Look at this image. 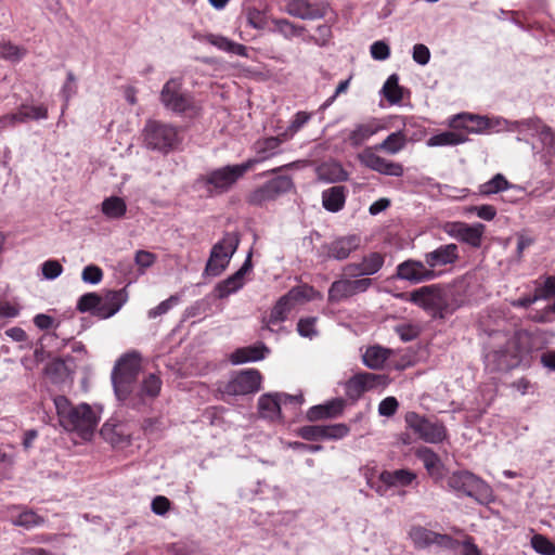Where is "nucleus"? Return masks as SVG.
Returning <instances> with one entry per match:
<instances>
[{"label": "nucleus", "mask_w": 555, "mask_h": 555, "mask_svg": "<svg viewBox=\"0 0 555 555\" xmlns=\"http://www.w3.org/2000/svg\"><path fill=\"white\" fill-rule=\"evenodd\" d=\"M141 353L129 351L124 353L115 363L111 379L114 393L119 402L127 408L140 410L147 400H154L159 396L162 379L157 374H147L139 383L141 372Z\"/></svg>", "instance_id": "1"}, {"label": "nucleus", "mask_w": 555, "mask_h": 555, "mask_svg": "<svg viewBox=\"0 0 555 555\" xmlns=\"http://www.w3.org/2000/svg\"><path fill=\"white\" fill-rule=\"evenodd\" d=\"M60 425L67 431H75L82 440L90 441L95 433L100 416L88 403L74 406L66 396L53 399Z\"/></svg>", "instance_id": "2"}, {"label": "nucleus", "mask_w": 555, "mask_h": 555, "mask_svg": "<svg viewBox=\"0 0 555 555\" xmlns=\"http://www.w3.org/2000/svg\"><path fill=\"white\" fill-rule=\"evenodd\" d=\"M253 168V162L227 165L199 176L196 183L205 188L207 197L219 196L230 192L237 181Z\"/></svg>", "instance_id": "3"}, {"label": "nucleus", "mask_w": 555, "mask_h": 555, "mask_svg": "<svg viewBox=\"0 0 555 555\" xmlns=\"http://www.w3.org/2000/svg\"><path fill=\"white\" fill-rule=\"evenodd\" d=\"M128 299L126 287L107 291L104 295L91 292L83 294L77 301L76 309L80 313L90 312L101 320L116 314Z\"/></svg>", "instance_id": "4"}, {"label": "nucleus", "mask_w": 555, "mask_h": 555, "mask_svg": "<svg viewBox=\"0 0 555 555\" xmlns=\"http://www.w3.org/2000/svg\"><path fill=\"white\" fill-rule=\"evenodd\" d=\"M397 297L421 307L434 319H444L447 315L449 305L439 285L422 286L410 293L398 294Z\"/></svg>", "instance_id": "5"}, {"label": "nucleus", "mask_w": 555, "mask_h": 555, "mask_svg": "<svg viewBox=\"0 0 555 555\" xmlns=\"http://www.w3.org/2000/svg\"><path fill=\"white\" fill-rule=\"evenodd\" d=\"M146 149L164 155L172 152L180 144L178 129L159 120L149 119L142 130Z\"/></svg>", "instance_id": "6"}, {"label": "nucleus", "mask_w": 555, "mask_h": 555, "mask_svg": "<svg viewBox=\"0 0 555 555\" xmlns=\"http://www.w3.org/2000/svg\"><path fill=\"white\" fill-rule=\"evenodd\" d=\"M448 486L459 495L474 499L479 504H488L492 500L491 487L481 478L468 470H457L448 478Z\"/></svg>", "instance_id": "7"}, {"label": "nucleus", "mask_w": 555, "mask_h": 555, "mask_svg": "<svg viewBox=\"0 0 555 555\" xmlns=\"http://www.w3.org/2000/svg\"><path fill=\"white\" fill-rule=\"evenodd\" d=\"M240 242L241 234L238 232H225L222 238L212 246L204 274L219 276L229 266Z\"/></svg>", "instance_id": "8"}, {"label": "nucleus", "mask_w": 555, "mask_h": 555, "mask_svg": "<svg viewBox=\"0 0 555 555\" xmlns=\"http://www.w3.org/2000/svg\"><path fill=\"white\" fill-rule=\"evenodd\" d=\"M294 186L289 176H276L254 189L247 195L246 203L250 206L262 207L267 203L276 201L280 196L288 193Z\"/></svg>", "instance_id": "9"}, {"label": "nucleus", "mask_w": 555, "mask_h": 555, "mask_svg": "<svg viewBox=\"0 0 555 555\" xmlns=\"http://www.w3.org/2000/svg\"><path fill=\"white\" fill-rule=\"evenodd\" d=\"M405 422L414 434L426 442L439 443L447 437V428L443 423L438 420L422 416L416 412H408Z\"/></svg>", "instance_id": "10"}, {"label": "nucleus", "mask_w": 555, "mask_h": 555, "mask_svg": "<svg viewBox=\"0 0 555 555\" xmlns=\"http://www.w3.org/2000/svg\"><path fill=\"white\" fill-rule=\"evenodd\" d=\"M159 100L165 108L179 114L192 109L194 104L193 96L182 91V81L178 78H170L164 85Z\"/></svg>", "instance_id": "11"}, {"label": "nucleus", "mask_w": 555, "mask_h": 555, "mask_svg": "<svg viewBox=\"0 0 555 555\" xmlns=\"http://www.w3.org/2000/svg\"><path fill=\"white\" fill-rule=\"evenodd\" d=\"M262 375L256 369H247L236 373L219 390L228 396H246L260 390Z\"/></svg>", "instance_id": "12"}, {"label": "nucleus", "mask_w": 555, "mask_h": 555, "mask_svg": "<svg viewBox=\"0 0 555 555\" xmlns=\"http://www.w3.org/2000/svg\"><path fill=\"white\" fill-rule=\"evenodd\" d=\"M443 231L451 237L473 248H479L482 244L486 225L479 222L469 224L462 221H451L443 225Z\"/></svg>", "instance_id": "13"}, {"label": "nucleus", "mask_w": 555, "mask_h": 555, "mask_svg": "<svg viewBox=\"0 0 555 555\" xmlns=\"http://www.w3.org/2000/svg\"><path fill=\"white\" fill-rule=\"evenodd\" d=\"M508 341L509 347L514 348L517 354L520 356L524 365H529L531 354L542 348L541 335L538 331L517 330Z\"/></svg>", "instance_id": "14"}, {"label": "nucleus", "mask_w": 555, "mask_h": 555, "mask_svg": "<svg viewBox=\"0 0 555 555\" xmlns=\"http://www.w3.org/2000/svg\"><path fill=\"white\" fill-rule=\"evenodd\" d=\"M486 362L492 371L498 372H507L524 365L520 356L517 354L514 348L509 347L508 340L504 346L489 351L486 356Z\"/></svg>", "instance_id": "15"}, {"label": "nucleus", "mask_w": 555, "mask_h": 555, "mask_svg": "<svg viewBox=\"0 0 555 555\" xmlns=\"http://www.w3.org/2000/svg\"><path fill=\"white\" fill-rule=\"evenodd\" d=\"M379 385H382V374L360 372L345 383V393L350 400L357 401L364 392L375 389Z\"/></svg>", "instance_id": "16"}, {"label": "nucleus", "mask_w": 555, "mask_h": 555, "mask_svg": "<svg viewBox=\"0 0 555 555\" xmlns=\"http://www.w3.org/2000/svg\"><path fill=\"white\" fill-rule=\"evenodd\" d=\"M397 275L402 280L421 283L437 278L438 273L433 269H428L425 261L409 259L398 264Z\"/></svg>", "instance_id": "17"}, {"label": "nucleus", "mask_w": 555, "mask_h": 555, "mask_svg": "<svg viewBox=\"0 0 555 555\" xmlns=\"http://www.w3.org/2000/svg\"><path fill=\"white\" fill-rule=\"evenodd\" d=\"M251 269V251H249L242 267L235 273H233L225 280L217 283V285L215 286L216 297L219 299H223L231 295L232 293H235L240 288H242L244 285L245 274L249 272Z\"/></svg>", "instance_id": "18"}, {"label": "nucleus", "mask_w": 555, "mask_h": 555, "mask_svg": "<svg viewBox=\"0 0 555 555\" xmlns=\"http://www.w3.org/2000/svg\"><path fill=\"white\" fill-rule=\"evenodd\" d=\"M460 259L459 246L454 243L438 246L424 255V261L428 269L452 266Z\"/></svg>", "instance_id": "19"}, {"label": "nucleus", "mask_w": 555, "mask_h": 555, "mask_svg": "<svg viewBox=\"0 0 555 555\" xmlns=\"http://www.w3.org/2000/svg\"><path fill=\"white\" fill-rule=\"evenodd\" d=\"M346 408V400L343 398H334L322 404L311 406L305 418L310 423H317L324 420H333L341 416Z\"/></svg>", "instance_id": "20"}, {"label": "nucleus", "mask_w": 555, "mask_h": 555, "mask_svg": "<svg viewBox=\"0 0 555 555\" xmlns=\"http://www.w3.org/2000/svg\"><path fill=\"white\" fill-rule=\"evenodd\" d=\"M448 125L453 130H466L470 133H479L492 127L489 118L470 113H461L452 116Z\"/></svg>", "instance_id": "21"}, {"label": "nucleus", "mask_w": 555, "mask_h": 555, "mask_svg": "<svg viewBox=\"0 0 555 555\" xmlns=\"http://www.w3.org/2000/svg\"><path fill=\"white\" fill-rule=\"evenodd\" d=\"M76 364L73 356L53 358L44 367V374L53 384L64 383L68 378H73Z\"/></svg>", "instance_id": "22"}, {"label": "nucleus", "mask_w": 555, "mask_h": 555, "mask_svg": "<svg viewBox=\"0 0 555 555\" xmlns=\"http://www.w3.org/2000/svg\"><path fill=\"white\" fill-rule=\"evenodd\" d=\"M356 235L343 236L321 246L322 254L328 259L344 260L359 246Z\"/></svg>", "instance_id": "23"}, {"label": "nucleus", "mask_w": 555, "mask_h": 555, "mask_svg": "<svg viewBox=\"0 0 555 555\" xmlns=\"http://www.w3.org/2000/svg\"><path fill=\"white\" fill-rule=\"evenodd\" d=\"M269 353L270 349L266 346V344L262 341H257L254 345L235 349L230 356V361L235 365L247 362H256L263 360Z\"/></svg>", "instance_id": "24"}, {"label": "nucleus", "mask_w": 555, "mask_h": 555, "mask_svg": "<svg viewBox=\"0 0 555 555\" xmlns=\"http://www.w3.org/2000/svg\"><path fill=\"white\" fill-rule=\"evenodd\" d=\"M258 412L262 418L271 422H284V415L281 409V402L276 392L263 393L258 399Z\"/></svg>", "instance_id": "25"}, {"label": "nucleus", "mask_w": 555, "mask_h": 555, "mask_svg": "<svg viewBox=\"0 0 555 555\" xmlns=\"http://www.w3.org/2000/svg\"><path fill=\"white\" fill-rule=\"evenodd\" d=\"M380 130L382 121L379 119L373 118L365 124L357 125L356 128L349 133L347 141L351 146L358 147Z\"/></svg>", "instance_id": "26"}, {"label": "nucleus", "mask_w": 555, "mask_h": 555, "mask_svg": "<svg viewBox=\"0 0 555 555\" xmlns=\"http://www.w3.org/2000/svg\"><path fill=\"white\" fill-rule=\"evenodd\" d=\"M285 137V134H283ZM284 141L282 137H269L262 140H257L254 144L256 151V157L248 158L246 162H253L254 166L268 159L275 154V150Z\"/></svg>", "instance_id": "27"}, {"label": "nucleus", "mask_w": 555, "mask_h": 555, "mask_svg": "<svg viewBox=\"0 0 555 555\" xmlns=\"http://www.w3.org/2000/svg\"><path fill=\"white\" fill-rule=\"evenodd\" d=\"M346 202V188L344 185L332 186L322 193L323 207L331 212H337L344 208Z\"/></svg>", "instance_id": "28"}, {"label": "nucleus", "mask_w": 555, "mask_h": 555, "mask_svg": "<svg viewBox=\"0 0 555 555\" xmlns=\"http://www.w3.org/2000/svg\"><path fill=\"white\" fill-rule=\"evenodd\" d=\"M416 454L417 457L424 464V467L426 468L430 477L435 479H439L442 477L443 465L437 453H435L431 449L424 447L418 449Z\"/></svg>", "instance_id": "29"}, {"label": "nucleus", "mask_w": 555, "mask_h": 555, "mask_svg": "<svg viewBox=\"0 0 555 555\" xmlns=\"http://www.w3.org/2000/svg\"><path fill=\"white\" fill-rule=\"evenodd\" d=\"M293 308L294 307L292 306V302L287 299V297H285L284 295L281 296L272 307L269 318L262 319V322L264 323L262 328L272 331V328H270L269 325L279 322H284Z\"/></svg>", "instance_id": "30"}, {"label": "nucleus", "mask_w": 555, "mask_h": 555, "mask_svg": "<svg viewBox=\"0 0 555 555\" xmlns=\"http://www.w3.org/2000/svg\"><path fill=\"white\" fill-rule=\"evenodd\" d=\"M121 424L106 422L100 429L101 437L112 446H124L130 443V438L122 430Z\"/></svg>", "instance_id": "31"}, {"label": "nucleus", "mask_w": 555, "mask_h": 555, "mask_svg": "<svg viewBox=\"0 0 555 555\" xmlns=\"http://www.w3.org/2000/svg\"><path fill=\"white\" fill-rule=\"evenodd\" d=\"M468 140L467 135L457 130L444 131L430 137L427 140L428 146H454L465 143Z\"/></svg>", "instance_id": "32"}, {"label": "nucleus", "mask_w": 555, "mask_h": 555, "mask_svg": "<svg viewBox=\"0 0 555 555\" xmlns=\"http://www.w3.org/2000/svg\"><path fill=\"white\" fill-rule=\"evenodd\" d=\"M284 296L287 297L293 307L297 302L311 301L322 297L320 292L315 291L313 286L308 284L294 286Z\"/></svg>", "instance_id": "33"}, {"label": "nucleus", "mask_w": 555, "mask_h": 555, "mask_svg": "<svg viewBox=\"0 0 555 555\" xmlns=\"http://www.w3.org/2000/svg\"><path fill=\"white\" fill-rule=\"evenodd\" d=\"M379 151H382V144H375L365 147L357 155V158L362 166L382 173V157L378 155Z\"/></svg>", "instance_id": "34"}, {"label": "nucleus", "mask_w": 555, "mask_h": 555, "mask_svg": "<svg viewBox=\"0 0 555 555\" xmlns=\"http://www.w3.org/2000/svg\"><path fill=\"white\" fill-rule=\"evenodd\" d=\"M416 479V474L408 469H398L392 473L384 470V486L390 487H405L411 485Z\"/></svg>", "instance_id": "35"}, {"label": "nucleus", "mask_w": 555, "mask_h": 555, "mask_svg": "<svg viewBox=\"0 0 555 555\" xmlns=\"http://www.w3.org/2000/svg\"><path fill=\"white\" fill-rule=\"evenodd\" d=\"M354 295L351 280H338L328 289V302H339Z\"/></svg>", "instance_id": "36"}, {"label": "nucleus", "mask_w": 555, "mask_h": 555, "mask_svg": "<svg viewBox=\"0 0 555 555\" xmlns=\"http://www.w3.org/2000/svg\"><path fill=\"white\" fill-rule=\"evenodd\" d=\"M126 202L118 196L105 198L102 203V212L109 219H120L126 215Z\"/></svg>", "instance_id": "37"}, {"label": "nucleus", "mask_w": 555, "mask_h": 555, "mask_svg": "<svg viewBox=\"0 0 555 555\" xmlns=\"http://www.w3.org/2000/svg\"><path fill=\"white\" fill-rule=\"evenodd\" d=\"M272 23L274 25L273 31L281 34L286 39L300 37L306 31L304 25H296L286 18H273Z\"/></svg>", "instance_id": "38"}, {"label": "nucleus", "mask_w": 555, "mask_h": 555, "mask_svg": "<svg viewBox=\"0 0 555 555\" xmlns=\"http://www.w3.org/2000/svg\"><path fill=\"white\" fill-rule=\"evenodd\" d=\"M404 89L399 86V78L396 74L390 75L384 82V98L391 104H397L403 99Z\"/></svg>", "instance_id": "39"}, {"label": "nucleus", "mask_w": 555, "mask_h": 555, "mask_svg": "<svg viewBox=\"0 0 555 555\" xmlns=\"http://www.w3.org/2000/svg\"><path fill=\"white\" fill-rule=\"evenodd\" d=\"M509 186L507 179L502 173H496L491 180L479 185V193L489 196L505 191Z\"/></svg>", "instance_id": "40"}, {"label": "nucleus", "mask_w": 555, "mask_h": 555, "mask_svg": "<svg viewBox=\"0 0 555 555\" xmlns=\"http://www.w3.org/2000/svg\"><path fill=\"white\" fill-rule=\"evenodd\" d=\"M406 142L408 138L403 131L392 132L384 139V152L396 154L405 147Z\"/></svg>", "instance_id": "41"}, {"label": "nucleus", "mask_w": 555, "mask_h": 555, "mask_svg": "<svg viewBox=\"0 0 555 555\" xmlns=\"http://www.w3.org/2000/svg\"><path fill=\"white\" fill-rule=\"evenodd\" d=\"M409 535L416 546L425 547L430 544H434L436 532L424 527L416 526L412 527V529L409 532Z\"/></svg>", "instance_id": "42"}, {"label": "nucleus", "mask_w": 555, "mask_h": 555, "mask_svg": "<svg viewBox=\"0 0 555 555\" xmlns=\"http://www.w3.org/2000/svg\"><path fill=\"white\" fill-rule=\"evenodd\" d=\"M296 436L306 441H322L324 440L323 425H305L296 429Z\"/></svg>", "instance_id": "43"}, {"label": "nucleus", "mask_w": 555, "mask_h": 555, "mask_svg": "<svg viewBox=\"0 0 555 555\" xmlns=\"http://www.w3.org/2000/svg\"><path fill=\"white\" fill-rule=\"evenodd\" d=\"M26 51L12 42H0V57L10 62H20Z\"/></svg>", "instance_id": "44"}, {"label": "nucleus", "mask_w": 555, "mask_h": 555, "mask_svg": "<svg viewBox=\"0 0 555 555\" xmlns=\"http://www.w3.org/2000/svg\"><path fill=\"white\" fill-rule=\"evenodd\" d=\"M321 170L322 175L332 182L346 181L348 179V172L338 163L323 165Z\"/></svg>", "instance_id": "45"}, {"label": "nucleus", "mask_w": 555, "mask_h": 555, "mask_svg": "<svg viewBox=\"0 0 555 555\" xmlns=\"http://www.w3.org/2000/svg\"><path fill=\"white\" fill-rule=\"evenodd\" d=\"M363 363L372 370L382 369V346L375 345L369 347L363 354Z\"/></svg>", "instance_id": "46"}, {"label": "nucleus", "mask_w": 555, "mask_h": 555, "mask_svg": "<svg viewBox=\"0 0 555 555\" xmlns=\"http://www.w3.org/2000/svg\"><path fill=\"white\" fill-rule=\"evenodd\" d=\"M324 440H339L350 433L348 425L337 423L332 425H323Z\"/></svg>", "instance_id": "47"}, {"label": "nucleus", "mask_w": 555, "mask_h": 555, "mask_svg": "<svg viewBox=\"0 0 555 555\" xmlns=\"http://www.w3.org/2000/svg\"><path fill=\"white\" fill-rule=\"evenodd\" d=\"M21 113H24L26 117L24 118V122L28 120H39L48 118V107L44 104H40L37 106H30L27 104L20 105Z\"/></svg>", "instance_id": "48"}, {"label": "nucleus", "mask_w": 555, "mask_h": 555, "mask_svg": "<svg viewBox=\"0 0 555 555\" xmlns=\"http://www.w3.org/2000/svg\"><path fill=\"white\" fill-rule=\"evenodd\" d=\"M309 8L308 0H289L285 5V11L295 17L307 20L308 13L307 9Z\"/></svg>", "instance_id": "49"}, {"label": "nucleus", "mask_w": 555, "mask_h": 555, "mask_svg": "<svg viewBox=\"0 0 555 555\" xmlns=\"http://www.w3.org/2000/svg\"><path fill=\"white\" fill-rule=\"evenodd\" d=\"M43 522V518L33 511L21 513L14 520L15 526L31 528Z\"/></svg>", "instance_id": "50"}, {"label": "nucleus", "mask_w": 555, "mask_h": 555, "mask_svg": "<svg viewBox=\"0 0 555 555\" xmlns=\"http://www.w3.org/2000/svg\"><path fill=\"white\" fill-rule=\"evenodd\" d=\"M532 547L542 555H554L555 545L544 535L535 534L531 540Z\"/></svg>", "instance_id": "51"}, {"label": "nucleus", "mask_w": 555, "mask_h": 555, "mask_svg": "<svg viewBox=\"0 0 555 555\" xmlns=\"http://www.w3.org/2000/svg\"><path fill=\"white\" fill-rule=\"evenodd\" d=\"M247 24L255 29H263L267 25L264 13L257 8H248L246 10Z\"/></svg>", "instance_id": "52"}, {"label": "nucleus", "mask_w": 555, "mask_h": 555, "mask_svg": "<svg viewBox=\"0 0 555 555\" xmlns=\"http://www.w3.org/2000/svg\"><path fill=\"white\" fill-rule=\"evenodd\" d=\"M362 273L365 275L374 274L382 267V254L372 253L369 257H364L362 262Z\"/></svg>", "instance_id": "53"}, {"label": "nucleus", "mask_w": 555, "mask_h": 555, "mask_svg": "<svg viewBox=\"0 0 555 555\" xmlns=\"http://www.w3.org/2000/svg\"><path fill=\"white\" fill-rule=\"evenodd\" d=\"M534 293L538 296L539 300L555 297V276H546L543 284L535 287Z\"/></svg>", "instance_id": "54"}, {"label": "nucleus", "mask_w": 555, "mask_h": 555, "mask_svg": "<svg viewBox=\"0 0 555 555\" xmlns=\"http://www.w3.org/2000/svg\"><path fill=\"white\" fill-rule=\"evenodd\" d=\"M317 318L315 317H307L300 318L297 323V332L302 337H313L317 335L315 330Z\"/></svg>", "instance_id": "55"}, {"label": "nucleus", "mask_w": 555, "mask_h": 555, "mask_svg": "<svg viewBox=\"0 0 555 555\" xmlns=\"http://www.w3.org/2000/svg\"><path fill=\"white\" fill-rule=\"evenodd\" d=\"M279 397V401L281 402V406L284 405L287 408L292 405L294 408L293 414H297L300 409V405L305 402L304 395L300 392L298 395H288L285 392H276Z\"/></svg>", "instance_id": "56"}, {"label": "nucleus", "mask_w": 555, "mask_h": 555, "mask_svg": "<svg viewBox=\"0 0 555 555\" xmlns=\"http://www.w3.org/2000/svg\"><path fill=\"white\" fill-rule=\"evenodd\" d=\"M395 332L401 340L411 341L420 335V327L410 323H401L395 326Z\"/></svg>", "instance_id": "57"}, {"label": "nucleus", "mask_w": 555, "mask_h": 555, "mask_svg": "<svg viewBox=\"0 0 555 555\" xmlns=\"http://www.w3.org/2000/svg\"><path fill=\"white\" fill-rule=\"evenodd\" d=\"M55 334H46L43 335L37 343L36 349L34 351V358L37 363L43 362L46 359L51 358V352L46 351L47 344L46 340H52L55 339Z\"/></svg>", "instance_id": "58"}, {"label": "nucleus", "mask_w": 555, "mask_h": 555, "mask_svg": "<svg viewBox=\"0 0 555 555\" xmlns=\"http://www.w3.org/2000/svg\"><path fill=\"white\" fill-rule=\"evenodd\" d=\"M180 300L178 295H171L166 300L162 301L158 306L149 311V318L154 319L162 314L167 313Z\"/></svg>", "instance_id": "59"}, {"label": "nucleus", "mask_w": 555, "mask_h": 555, "mask_svg": "<svg viewBox=\"0 0 555 555\" xmlns=\"http://www.w3.org/2000/svg\"><path fill=\"white\" fill-rule=\"evenodd\" d=\"M81 279L85 283L98 284L103 279V271L95 264H89L82 270Z\"/></svg>", "instance_id": "60"}, {"label": "nucleus", "mask_w": 555, "mask_h": 555, "mask_svg": "<svg viewBox=\"0 0 555 555\" xmlns=\"http://www.w3.org/2000/svg\"><path fill=\"white\" fill-rule=\"evenodd\" d=\"M41 269L42 275L48 280H54L63 272V267L57 260H47Z\"/></svg>", "instance_id": "61"}, {"label": "nucleus", "mask_w": 555, "mask_h": 555, "mask_svg": "<svg viewBox=\"0 0 555 555\" xmlns=\"http://www.w3.org/2000/svg\"><path fill=\"white\" fill-rule=\"evenodd\" d=\"M331 38H332V28H331V26L324 24V25L318 26L317 35L312 36L310 38V40L320 47H325L326 44H328Z\"/></svg>", "instance_id": "62"}, {"label": "nucleus", "mask_w": 555, "mask_h": 555, "mask_svg": "<svg viewBox=\"0 0 555 555\" xmlns=\"http://www.w3.org/2000/svg\"><path fill=\"white\" fill-rule=\"evenodd\" d=\"M364 476L366 478V482L371 489H374L377 493L382 491V473L376 470L375 468H364Z\"/></svg>", "instance_id": "63"}, {"label": "nucleus", "mask_w": 555, "mask_h": 555, "mask_svg": "<svg viewBox=\"0 0 555 555\" xmlns=\"http://www.w3.org/2000/svg\"><path fill=\"white\" fill-rule=\"evenodd\" d=\"M328 10V4L325 2H310L309 8L307 9L308 17L307 20H317L323 18Z\"/></svg>", "instance_id": "64"}]
</instances>
